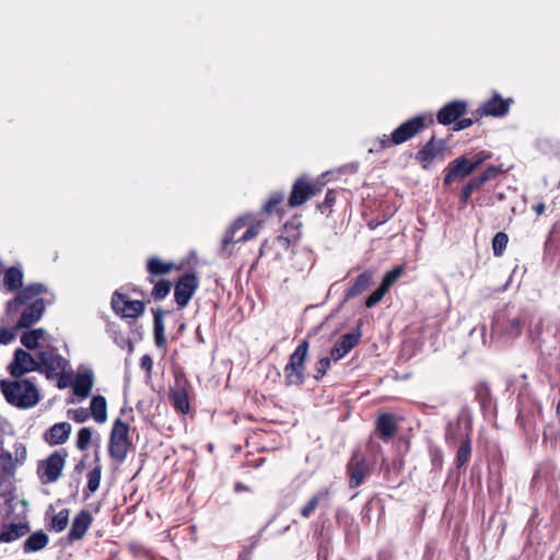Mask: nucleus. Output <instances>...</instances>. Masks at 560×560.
Instances as JSON below:
<instances>
[{"label":"nucleus","instance_id":"13d9d810","mask_svg":"<svg viewBox=\"0 0 560 560\" xmlns=\"http://www.w3.org/2000/svg\"><path fill=\"white\" fill-rule=\"evenodd\" d=\"M140 366L142 370H144L148 374L151 373L153 368V360L150 354H143L140 359Z\"/></svg>","mask_w":560,"mask_h":560},{"label":"nucleus","instance_id":"8fccbe9b","mask_svg":"<svg viewBox=\"0 0 560 560\" xmlns=\"http://www.w3.org/2000/svg\"><path fill=\"white\" fill-rule=\"evenodd\" d=\"M432 470L440 471L443 467V452L439 447L430 448Z\"/></svg>","mask_w":560,"mask_h":560},{"label":"nucleus","instance_id":"0e129e2a","mask_svg":"<svg viewBox=\"0 0 560 560\" xmlns=\"http://www.w3.org/2000/svg\"><path fill=\"white\" fill-rule=\"evenodd\" d=\"M277 242L279 243V245H280L281 247H283V248H285V249H288V248H289V246H290V244H291L290 238H289V237H287V236H282V235H280V236H278V237H277Z\"/></svg>","mask_w":560,"mask_h":560},{"label":"nucleus","instance_id":"3c124183","mask_svg":"<svg viewBox=\"0 0 560 560\" xmlns=\"http://www.w3.org/2000/svg\"><path fill=\"white\" fill-rule=\"evenodd\" d=\"M259 229H260L259 222L256 224H252L240 238L235 240V244L236 243H245L247 241L255 238L258 235Z\"/></svg>","mask_w":560,"mask_h":560},{"label":"nucleus","instance_id":"b1692460","mask_svg":"<svg viewBox=\"0 0 560 560\" xmlns=\"http://www.w3.org/2000/svg\"><path fill=\"white\" fill-rule=\"evenodd\" d=\"M94 386V373L91 369L79 371L73 380L72 392L75 396L84 399L90 396Z\"/></svg>","mask_w":560,"mask_h":560},{"label":"nucleus","instance_id":"f3484780","mask_svg":"<svg viewBox=\"0 0 560 560\" xmlns=\"http://www.w3.org/2000/svg\"><path fill=\"white\" fill-rule=\"evenodd\" d=\"M252 220V214H243L240 215L225 231L222 241L221 246L219 249V255L223 258H228L232 256L233 254V246L235 244V234L238 230L246 226L249 221Z\"/></svg>","mask_w":560,"mask_h":560},{"label":"nucleus","instance_id":"680f3d73","mask_svg":"<svg viewBox=\"0 0 560 560\" xmlns=\"http://www.w3.org/2000/svg\"><path fill=\"white\" fill-rule=\"evenodd\" d=\"M452 429H453V424L448 423L446 427V433H445V439H446L447 444H452L455 442V438L452 434Z\"/></svg>","mask_w":560,"mask_h":560},{"label":"nucleus","instance_id":"4be33fe9","mask_svg":"<svg viewBox=\"0 0 560 560\" xmlns=\"http://www.w3.org/2000/svg\"><path fill=\"white\" fill-rule=\"evenodd\" d=\"M93 522L90 511L81 510L73 518L70 530L68 533L69 541H77L83 538Z\"/></svg>","mask_w":560,"mask_h":560},{"label":"nucleus","instance_id":"c85d7f7f","mask_svg":"<svg viewBox=\"0 0 560 560\" xmlns=\"http://www.w3.org/2000/svg\"><path fill=\"white\" fill-rule=\"evenodd\" d=\"M28 532L30 526L27 523H10L9 525H5L0 532V542H12L25 536Z\"/></svg>","mask_w":560,"mask_h":560},{"label":"nucleus","instance_id":"37998d69","mask_svg":"<svg viewBox=\"0 0 560 560\" xmlns=\"http://www.w3.org/2000/svg\"><path fill=\"white\" fill-rule=\"evenodd\" d=\"M91 439H92V429L88 428V427L81 428L77 434L75 446L80 451H85L91 443Z\"/></svg>","mask_w":560,"mask_h":560},{"label":"nucleus","instance_id":"bf43d9fd","mask_svg":"<svg viewBox=\"0 0 560 560\" xmlns=\"http://www.w3.org/2000/svg\"><path fill=\"white\" fill-rule=\"evenodd\" d=\"M470 196H471V194H469L464 188H462L460 198H459V208L460 209H464L468 205Z\"/></svg>","mask_w":560,"mask_h":560},{"label":"nucleus","instance_id":"1a4fd4ad","mask_svg":"<svg viewBox=\"0 0 560 560\" xmlns=\"http://www.w3.org/2000/svg\"><path fill=\"white\" fill-rule=\"evenodd\" d=\"M524 322L521 316H510L506 310L494 313L491 328L492 332L515 339L522 335Z\"/></svg>","mask_w":560,"mask_h":560},{"label":"nucleus","instance_id":"4c0bfd02","mask_svg":"<svg viewBox=\"0 0 560 560\" xmlns=\"http://www.w3.org/2000/svg\"><path fill=\"white\" fill-rule=\"evenodd\" d=\"M20 314H18L16 318L11 325H5L1 322L3 327H0V345H8L12 340H14L16 336V331L21 330L22 328H15L16 326V319L19 318Z\"/></svg>","mask_w":560,"mask_h":560},{"label":"nucleus","instance_id":"a211bd4d","mask_svg":"<svg viewBox=\"0 0 560 560\" xmlns=\"http://www.w3.org/2000/svg\"><path fill=\"white\" fill-rule=\"evenodd\" d=\"M446 150V143L443 139H436L434 136L416 153V160L422 163L423 168H429L431 163L436 158H443Z\"/></svg>","mask_w":560,"mask_h":560},{"label":"nucleus","instance_id":"5701e85b","mask_svg":"<svg viewBox=\"0 0 560 560\" xmlns=\"http://www.w3.org/2000/svg\"><path fill=\"white\" fill-rule=\"evenodd\" d=\"M373 280V271L364 270L350 281L349 288L345 291L342 303L352 300L362 294L371 285Z\"/></svg>","mask_w":560,"mask_h":560},{"label":"nucleus","instance_id":"423d86ee","mask_svg":"<svg viewBox=\"0 0 560 560\" xmlns=\"http://www.w3.org/2000/svg\"><path fill=\"white\" fill-rule=\"evenodd\" d=\"M129 446V425L118 418L115 420L109 435V456L122 463L127 457Z\"/></svg>","mask_w":560,"mask_h":560},{"label":"nucleus","instance_id":"58836bf2","mask_svg":"<svg viewBox=\"0 0 560 560\" xmlns=\"http://www.w3.org/2000/svg\"><path fill=\"white\" fill-rule=\"evenodd\" d=\"M171 288L172 283L170 280L161 279L154 284L151 294L155 301H161L168 295Z\"/></svg>","mask_w":560,"mask_h":560},{"label":"nucleus","instance_id":"9b49d317","mask_svg":"<svg viewBox=\"0 0 560 560\" xmlns=\"http://www.w3.org/2000/svg\"><path fill=\"white\" fill-rule=\"evenodd\" d=\"M112 308L122 318H138L144 313V303L140 300H129L127 294L115 291L112 296Z\"/></svg>","mask_w":560,"mask_h":560},{"label":"nucleus","instance_id":"9d476101","mask_svg":"<svg viewBox=\"0 0 560 560\" xmlns=\"http://www.w3.org/2000/svg\"><path fill=\"white\" fill-rule=\"evenodd\" d=\"M8 372L14 378H20L30 372L39 373V361L28 351L18 348L13 353L12 361L8 365Z\"/></svg>","mask_w":560,"mask_h":560},{"label":"nucleus","instance_id":"4468645a","mask_svg":"<svg viewBox=\"0 0 560 560\" xmlns=\"http://www.w3.org/2000/svg\"><path fill=\"white\" fill-rule=\"evenodd\" d=\"M335 491L331 487H324L316 491L301 509V515L308 518L319 508L327 511L331 506Z\"/></svg>","mask_w":560,"mask_h":560},{"label":"nucleus","instance_id":"6e6d98bb","mask_svg":"<svg viewBox=\"0 0 560 560\" xmlns=\"http://www.w3.org/2000/svg\"><path fill=\"white\" fill-rule=\"evenodd\" d=\"M14 456H15V463L22 465L26 459V446L21 443L16 442L14 443Z\"/></svg>","mask_w":560,"mask_h":560},{"label":"nucleus","instance_id":"4d7b16f0","mask_svg":"<svg viewBox=\"0 0 560 560\" xmlns=\"http://www.w3.org/2000/svg\"><path fill=\"white\" fill-rule=\"evenodd\" d=\"M70 412H72V420L77 423H83L90 417L89 410L86 408H82V407L71 410Z\"/></svg>","mask_w":560,"mask_h":560},{"label":"nucleus","instance_id":"e2e57ef3","mask_svg":"<svg viewBox=\"0 0 560 560\" xmlns=\"http://www.w3.org/2000/svg\"><path fill=\"white\" fill-rule=\"evenodd\" d=\"M265 528H266V527H264L259 533H257L256 535H254V536L250 538V548H249V551H250L252 549H254V548L258 545V542H259V540H260V537H261V534H262V532H264V529H265Z\"/></svg>","mask_w":560,"mask_h":560},{"label":"nucleus","instance_id":"e433bc0d","mask_svg":"<svg viewBox=\"0 0 560 560\" xmlns=\"http://www.w3.org/2000/svg\"><path fill=\"white\" fill-rule=\"evenodd\" d=\"M69 509L60 510L56 515L51 517L48 529L56 533H61L65 530L69 523Z\"/></svg>","mask_w":560,"mask_h":560},{"label":"nucleus","instance_id":"603ef678","mask_svg":"<svg viewBox=\"0 0 560 560\" xmlns=\"http://www.w3.org/2000/svg\"><path fill=\"white\" fill-rule=\"evenodd\" d=\"M501 173H503L501 165H490L480 174V177L485 180V183H487L491 179H494Z\"/></svg>","mask_w":560,"mask_h":560},{"label":"nucleus","instance_id":"20e7f679","mask_svg":"<svg viewBox=\"0 0 560 560\" xmlns=\"http://www.w3.org/2000/svg\"><path fill=\"white\" fill-rule=\"evenodd\" d=\"M310 343L306 339L302 340L295 350L290 354L289 362L285 364L284 383L287 386H301L305 382V360L307 357Z\"/></svg>","mask_w":560,"mask_h":560},{"label":"nucleus","instance_id":"aec40b11","mask_svg":"<svg viewBox=\"0 0 560 560\" xmlns=\"http://www.w3.org/2000/svg\"><path fill=\"white\" fill-rule=\"evenodd\" d=\"M317 192V188L305 179V177L298 178L290 192L288 199V206L291 208H295L302 206L312 196H315Z\"/></svg>","mask_w":560,"mask_h":560},{"label":"nucleus","instance_id":"a18cd8bd","mask_svg":"<svg viewBox=\"0 0 560 560\" xmlns=\"http://www.w3.org/2000/svg\"><path fill=\"white\" fill-rule=\"evenodd\" d=\"M0 464L2 470L8 475H13L16 469V463L13 462L12 454L8 451L0 452Z\"/></svg>","mask_w":560,"mask_h":560},{"label":"nucleus","instance_id":"72a5a7b5","mask_svg":"<svg viewBox=\"0 0 560 560\" xmlns=\"http://www.w3.org/2000/svg\"><path fill=\"white\" fill-rule=\"evenodd\" d=\"M46 334L44 328L28 329L21 335L20 341L27 350H35Z\"/></svg>","mask_w":560,"mask_h":560},{"label":"nucleus","instance_id":"f8f14e48","mask_svg":"<svg viewBox=\"0 0 560 560\" xmlns=\"http://www.w3.org/2000/svg\"><path fill=\"white\" fill-rule=\"evenodd\" d=\"M199 287V279L194 272H186L180 276L175 284L174 299L178 307L188 305L192 295Z\"/></svg>","mask_w":560,"mask_h":560},{"label":"nucleus","instance_id":"de8ad7c7","mask_svg":"<svg viewBox=\"0 0 560 560\" xmlns=\"http://www.w3.org/2000/svg\"><path fill=\"white\" fill-rule=\"evenodd\" d=\"M55 378L57 380V387L59 389H65L73 384L72 372L68 370L57 372Z\"/></svg>","mask_w":560,"mask_h":560},{"label":"nucleus","instance_id":"5fc2aeb1","mask_svg":"<svg viewBox=\"0 0 560 560\" xmlns=\"http://www.w3.org/2000/svg\"><path fill=\"white\" fill-rule=\"evenodd\" d=\"M474 116H475L474 118L457 119L454 122L453 130L460 131V130H465V129L471 127L474 125V122L480 118L478 115H474Z\"/></svg>","mask_w":560,"mask_h":560},{"label":"nucleus","instance_id":"6ab92c4d","mask_svg":"<svg viewBox=\"0 0 560 560\" xmlns=\"http://www.w3.org/2000/svg\"><path fill=\"white\" fill-rule=\"evenodd\" d=\"M467 112V102L454 100L446 103L436 113V120L440 125L450 126L463 117Z\"/></svg>","mask_w":560,"mask_h":560},{"label":"nucleus","instance_id":"2eb2a0df","mask_svg":"<svg viewBox=\"0 0 560 560\" xmlns=\"http://www.w3.org/2000/svg\"><path fill=\"white\" fill-rule=\"evenodd\" d=\"M542 407L538 401H532L525 406L520 401V410L517 415V422L525 433L535 430L538 421L541 419Z\"/></svg>","mask_w":560,"mask_h":560},{"label":"nucleus","instance_id":"a19ab883","mask_svg":"<svg viewBox=\"0 0 560 560\" xmlns=\"http://www.w3.org/2000/svg\"><path fill=\"white\" fill-rule=\"evenodd\" d=\"M404 267L397 266L393 268L392 270L387 271L380 285H382L385 290H389L390 287L398 280V278L402 275Z\"/></svg>","mask_w":560,"mask_h":560},{"label":"nucleus","instance_id":"09e8293b","mask_svg":"<svg viewBox=\"0 0 560 560\" xmlns=\"http://www.w3.org/2000/svg\"><path fill=\"white\" fill-rule=\"evenodd\" d=\"M388 291L385 290L382 285H380L376 290H374L366 299H365V306L368 308L374 307L376 304H378L384 295Z\"/></svg>","mask_w":560,"mask_h":560},{"label":"nucleus","instance_id":"69168bd1","mask_svg":"<svg viewBox=\"0 0 560 560\" xmlns=\"http://www.w3.org/2000/svg\"><path fill=\"white\" fill-rule=\"evenodd\" d=\"M129 550L135 556H139V555H141L143 552V548L140 545H137V544H130L129 545Z\"/></svg>","mask_w":560,"mask_h":560},{"label":"nucleus","instance_id":"7ed1b4c3","mask_svg":"<svg viewBox=\"0 0 560 560\" xmlns=\"http://www.w3.org/2000/svg\"><path fill=\"white\" fill-rule=\"evenodd\" d=\"M490 153L480 151L471 155H462L451 161L444 168L443 184L451 185L456 180H463L470 176L486 160Z\"/></svg>","mask_w":560,"mask_h":560},{"label":"nucleus","instance_id":"6e6552de","mask_svg":"<svg viewBox=\"0 0 560 560\" xmlns=\"http://www.w3.org/2000/svg\"><path fill=\"white\" fill-rule=\"evenodd\" d=\"M68 453L65 448L52 452L46 459L39 462L37 474L43 483L56 482L62 474Z\"/></svg>","mask_w":560,"mask_h":560},{"label":"nucleus","instance_id":"dca6fc26","mask_svg":"<svg viewBox=\"0 0 560 560\" xmlns=\"http://www.w3.org/2000/svg\"><path fill=\"white\" fill-rule=\"evenodd\" d=\"M362 337L361 329L358 327L350 332L341 335L329 351V355L335 362L345 358L359 342Z\"/></svg>","mask_w":560,"mask_h":560},{"label":"nucleus","instance_id":"864d4df0","mask_svg":"<svg viewBox=\"0 0 560 560\" xmlns=\"http://www.w3.org/2000/svg\"><path fill=\"white\" fill-rule=\"evenodd\" d=\"M485 180L479 176L471 177L464 186L463 188L468 191L469 194H472L474 191L478 190L485 185Z\"/></svg>","mask_w":560,"mask_h":560},{"label":"nucleus","instance_id":"412c9836","mask_svg":"<svg viewBox=\"0 0 560 560\" xmlns=\"http://www.w3.org/2000/svg\"><path fill=\"white\" fill-rule=\"evenodd\" d=\"M347 474L349 476L350 488L359 487L368 476L369 467L366 460L359 452L352 454L347 465Z\"/></svg>","mask_w":560,"mask_h":560},{"label":"nucleus","instance_id":"2f4dec72","mask_svg":"<svg viewBox=\"0 0 560 560\" xmlns=\"http://www.w3.org/2000/svg\"><path fill=\"white\" fill-rule=\"evenodd\" d=\"M153 312V334H154V342L155 346L160 349H164L166 347V338L164 334V322H163V311L158 307L152 310Z\"/></svg>","mask_w":560,"mask_h":560},{"label":"nucleus","instance_id":"c9c22d12","mask_svg":"<svg viewBox=\"0 0 560 560\" xmlns=\"http://www.w3.org/2000/svg\"><path fill=\"white\" fill-rule=\"evenodd\" d=\"M173 264L163 262L159 257H151L147 262V270L152 276H162L168 273Z\"/></svg>","mask_w":560,"mask_h":560},{"label":"nucleus","instance_id":"49530a36","mask_svg":"<svg viewBox=\"0 0 560 560\" xmlns=\"http://www.w3.org/2000/svg\"><path fill=\"white\" fill-rule=\"evenodd\" d=\"M335 202H336V191L332 189H328L325 195L324 201L318 203L317 207L322 213L327 212V215H328L331 212V208L335 205Z\"/></svg>","mask_w":560,"mask_h":560},{"label":"nucleus","instance_id":"f704fd0d","mask_svg":"<svg viewBox=\"0 0 560 560\" xmlns=\"http://www.w3.org/2000/svg\"><path fill=\"white\" fill-rule=\"evenodd\" d=\"M471 456V440L469 439L468 434L462 440L455 458V465L458 469H460L463 466H465Z\"/></svg>","mask_w":560,"mask_h":560},{"label":"nucleus","instance_id":"f03ea898","mask_svg":"<svg viewBox=\"0 0 560 560\" xmlns=\"http://www.w3.org/2000/svg\"><path fill=\"white\" fill-rule=\"evenodd\" d=\"M0 389L7 402L19 409H28L38 404L39 390L31 380H0Z\"/></svg>","mask_w":560,"mask_h":560},{"label":"nucleus","instance_id":"393cba45","mask_svg":"<svg viewBox=\"0 0 560 560\" xmlns=\"http://www.w3.org/2000/svg\"><path fill=\"white\" fill-rule=\"evenodd\" d=\"M553 339L560 338V319L547 320L546 325L541 324V327H536L530 330V338L534 342H537L539 347L542 343H548V337Z\"/></svg>","mask_w":560,"mask_h":560},{"label":"nucleus","instance_id":"39448f33","mask_svg":"<svg viewBox=\"0 0 560 560\" xmlns=\"http://www.w3.org/2000/svg\"><path fill=\"white\" fill-rule=\"evenodd\" d=\"M425 128V117L417 115L400 124L393 130L389 138L383 136L381 148L386 149L390 145H399L413 138Z\"/></svg>","mask_w":560,"mask_h":560},{"label":"nucleus","instance_id":"a878e982","mask_svg":"<svg viewBox=\"0 0 560 560\" xmlns=\"http://www.w3.org/2000/svg\"><path fill=\"white\" fill-rule=\"evenodd\" d=\"M71 433V424L68 422H59L51 425L45 433L44 440L49 445H60L68 441Z\"/></svg>","mask_w":560,"mask_h":560},{"label":"nucleus","instance_id":"7c9ffc66","mask_svg":"<svg viewBox=\"0 0 560 560\" xmlns=\"http://www.w3.org/2000/svg\"><path fill=\"white\" fill-rule=\"evenodd\" d=\"M95 466L91 471H89L86 478H88V485L84 490L85 492V499H88L92 493H94L98 488L101 483V477H102V465L100 462V455L98 452H95Z\"/></svg>","mask_w":560,"mask_h":560},{"label":"nucleus","instance_id":"cd10ccee","mask_svg":"<svg viewBox=\"0 0 560 560\" xmlns=\"http://www.w3.org/2000/svg\"><path fill=\"white\" fill-rule=\"evenodd\" d=\"M376 430L383 441H389L397 431L394 416L392 413H381L376 420Z\"/></svg>","mask_w":560,"mask_h":560},{"label":"nucleus","instance_id":"bb28decb","mask_svg":"<svg viewBox=\"0 0 560 560\" xmlns=\"http://www.w3.org/2000/svg\"><path fill=\"white\" fill-rule=\"evenodd\" d=\"M170 398L174 408L182 413H188L190 410L188 392L185 384L176 382V386L171 389Z\"/></svg>","mask_w":560,"mask_h":560},{"label":"nucleus","instance_id":"473e14b6","mask_svg":"<svg viewBox=\"0 0 560 560\" xmlns=\"http://www.w3.org/2000/svg\"><path fill=\"white\" fill-rule=\"evenodd\" d=\"M90 410L95 422L104 423L107 420V402L105 397L102 395L93 396Z\"/></svg>","mask_w":560,"mask_h":560},{"label":"nucleus","instance_id":"0eeeda50","mask_svg":"<svg viewBox=\"0 0 560 560\" xmlns=\"http://www.w3.org/2000/svg\"><path fill=\"white\" fill-rule=\"evenodd\" d=\"M39 361V373L44 374L47 380H55L56 373L69 370L70 363L58 353L55 346H47L37 353Z\"/></svg>","mask_w":560,"mask_h":560},{"label":"nucleus","instance_id":"79ce46f5","mask_svg":"<svg viewBox=\"0 0 560 560\" xmlns=\"http://www.w3.org/2000/svg\"><path fill=\"white\" fill-rule=\"evenodd\" d=\"M331 361H334V359L330 355L323 357L317 361L315 365V374L313 375L315 381L319 382L323 380L331 365Z\"/></svg>","mask_w":560,"mask_h":560},{"label":"nucleus","instance_id":"c756f323","mask_svg":"<svg viewBox=\"0 0 560 560\" xmlns=\"http://www.w3.org/2000/svg\"><path fill=\"white\" fill-rule=\"evenodd\" d=\"M48 541L49 537L44 530H36L24 540L23 551L25 553L40 551L48 545Z\"/></svg>","mask_w":560,"mask_h":560},{"label":"nucleus","instance_id":"774afa93","mask_svg":"<svg viewBox=\"0 0 560 560\" xmlns=\"http://www.w3.org/2000/svg\"><path fill=\"white\" fill-rule=\"evenodd\" d=\"M533 209L537 215H541L546 210V205L544 202H538L533 207Z\"/></svg>","mask_w":560,"mask_h":560},{"label":"nucleus","instance_id":"ea45409f","mask_svg":"<svg viewBox=\"0 0 560 560\" xmlns=\"http://www.w3.org/2000/svg\"><path fill=\"white\" fill-rule=\"evenodd\" d=\"M509 243V236L504 232H498L492 238V250L497 257L502 256Z\"/></svg>","mask_w":560,"mask_h":560},{"label":"nucleus","instance_id":"f257e3e1","mask_svg":"<svg viewBox=\"0 0 560 560\" xmlns=\"http://www.w3.org/2000/svg\"><path fill=\"white\" fill-rule=\"evenodd\" d=\"M23 279L22 267L12 266L5 270L2 280L3 290L15 294L5 302L1 322L11 325L20 314L15 328H31L42 319L46 311L45 301L40 295L48 292V287L42 282L23 285Z\"/></svg>","mask_w":560,"mask_h":560},{"label":"nucleus","instance_id":"ddd939ff","mask_svg":"<svg viewBox=\"0 0 560 560\" xmlns=\"http://www.w3.org/2000/svg\"><path fill=\"white\" fill-rule=\"evenodd\" d=\"M512 103V98H503L498 92H493L492 97L486 101L472 115L503 117L509 113Z\"/></svg>","mask_w":560,"mask_h":560},{"label":"nucleus","instance_id":"338daca9","mask_svg":"<svg viewBox=\"0 0 560 560\" xmlns=\"http://www.w3.org/2000/svg\"><path fill=\"white\" fill-rule=\"evenodd\" d=\"M234 491L236 493H240V492H245V491H250L249 487H247L246 485H244L243 482L241 481H237L235 482L234 485Z\"/></svg>","mask_w":560,"mask_h":560},{"label":"nucleus","instance_id":"c03bdc74","mask_svg":"<svg viewBox=\"0 0 560 560\" xmlns=\"http://www.w3.org/2000/svg\"><path fill=\"white\" fill-rule=\"evenodd\" d=\"M284 192L275 191L271 194L267 202L262 207L265 213L271 214L276 211L277 207L283 201Z\"/></svg>","mask_w":560,"mask_h":560},{"label":"nucleus","instance_id":"052dcab7","mask_svg":"<svg viewBox=\"0 0 560 560\" xmlns=\"http://www.w3.org/2000/svg\"><path fill=\"white\" fill-rule=\"evenodd\" d=\"M489 395V387L486 384H480L477 389V396H479L482 400Z\"/></svg>","mask_w":560,"mask_h":560}]
</instances>
